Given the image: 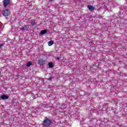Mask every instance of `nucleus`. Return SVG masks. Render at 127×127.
Returning a JSON list of instances; mask_svg holds the SVG:
<instances>
[{"label": "nucleus", "instance_id": "f257e3e1", "mask_svg": "<svg viewBox=\"0 0 127 127\" xmlns=\"http://www.w3.org/2000/svg\"><path fill=\"white\" fill-rule=\"evenodd\" d=\"M51 123H52V122L51 121V120L48 118H46L44 120L43 126V127H50V126H51Z\"/></svg>", "mask_w": 127, "mask_h": 127}, {"label": "nucleus", "instance_id": "9d476101", "mask_svg": "<svg viewBox=\"0 0 127 127\" xmlns=\"http://www.w3.org/2000/svg\"><path fill=\"white\" fill-rule=\"evenodd\" d=\"M49 66L50 68H53L54 65H53V63L50 62L49 63Z\"/></svg>", "mask_w": 127, "mask_h": 127}, {"label": "nucleus", "instance_id": "0eeeda50", "mask_svg": "<svg viewBox=\"0 0 127 127\" xmlns=\"http://www.w3.org/2000/svg\"><path fill=\"white\" fill-rule=\"evenodd\" d=\"M87 7L90 10H94V7L91 5H87Z\"/></svg>", "mask_w": 127, "mask_h": 127}, {"label": "nucleus", "instance_id": "39448f33", "mask_svg": "<svg viewBox=\"0 0 127 127\" xmlns=\"http://www.w3.org/2000/svg\"><path fill=\"white\" fill-rule=\"evenodd\" d=\"M48 44L49 46H52V45H53V44H54V42H53V41H50L48 42Z\"/></svg>", "mask_w": 127, "mask_h": 127}, {"label": "nucleus", "instance_id": "1a4fd4ad", "mask_svg": "<svg viewBox=\"0 0 127 127\" xmlns=\"http://www.w3.org/2000/svg\"><path fill=\"white\" fill-rule=\"evenodd\" d=\"M32 63L31 62H28L26 64L27 67H30L31 66Z\"/></svg>", "mask_w": 127, "mask_h": 127}, {"label": "nucleus", "instance_id": "2eb2a0df", "mask_svg": "<svg viewBox=\"0 0 127 127\" xmlns=\"http://www.w3.org/2000/svg\"><path fill=\"white\" fill-rule=\"evenodd\" d=\"M50 0V1H52V0Z\"/></svg>", "mask_w": 127, "mask_h": 127}, {"label": "nucleus", "instance_id": "9b49d317", "mask_svg": "<svg viewBox=\"0 0 127 127\" xmlns=\"http://www.w3.org/2000/svg\"><path fill=\"white\" fill-rule=\"evenodd\" d=\"M31 24L32 25L34 26L36 25V23H35V21H33L31 22Z\"/></svg>", "mask_w": 127, "mask_h": 127}, {"label": "nucleus", "instance_id": "ddd939ff", "mask_svg": "<svg viewBox=\"0 0 127 127\" xmlns=\"http://www.w3.org/2000/svg\"><path fill=\"white\" fill-rule=\"evenodd\" d=\"M60 59V58L58 57V58H57L56 60H59Z\"/></svg>", "mask_w": 127, "mask_h": 127}, {"label": "nucleus", "instance_id": "6e6552de", "mask_svg": "<svg viewBox=\"0 0 127 127\" xmlns=\"http://www.w3.org/2000/svg\"><path fill=\"white\" fill-rule=\"evenodd\" d=\"M28 27H27V25H25L23 27H22L21 28V30H26V29H27Z\"/></svg>", "mask_w": 127, "mask_h": 127}, {"label": "nucleus", "instance_id": "4468645a", "mask_svg": "<svg viewBox=\"0 0 127 127\" xmlns=\"http://www.w3.org/2000/svg\"><path fill=\"white\" fill-rule=\"evenodd\" d=\"M2 46V44L0 45V48Z\"/></svg>", "mask_w": 127, "mask_h": 127}, {"label": "nucleus", "instance_id": "423d86ee", "mask_svg": "<svg viewBox=\"0 0 127 127\" xmlns=\"http://www.w3.org/2000/svg\"><path fill=\"white\" fill-rule=\"evenodd\" d=\"M46 33H47V31L46 30H43L41 32V34H42V35H43V34H46Z\"/></svg>", "mask_w": 127, "mask_h": 127}, {"label": "nucleus", "instance_id": "f8f14e48", "mask_svg": "<svg viewBox=\"0 0 127 127\" xmlns=\"http://www.w3.org/2000/svg\"><path fill=\"white\" fill-rule=\"evenodd\" d=\"M47 80H48L49 81H51V80H52V78L51 77H50L48 78Z\"/></svg>", "mask_w": 127, "mask_h": 127}, {"label": "nucleus", "instance_id": "20e7f679", "mask_svg": "<svg viewBox=\"0 0 127 127\" xmlns=\"http://www.w3.org/2000/svg\"><path fill=\"white\" fill-rule=\"evenodd\" d=\"M1 100H7V99H8V96L5 95H3L1 96Z\"/></svg>", "mask_w": 127, "mask_h": 127}, {"label": "nucleus", "instance_id": "f03ea898", "mask_svg": "<svg viewBox=\"0 0 127 127\" xmlns=\"http://www.w3.org/2000/svg\"><path fill=\"white\" fill-rule=\"evenodd\" d=\"M2 15L4 16H8L10 15V11L8 9H5L2 11Z\"/></svg>", "mask_w": 127, "mask_h": 127}, {"label": "nucleus", "instance_id": "7ed1b4c3", "mask_svg": "<svg viewBox=\"0 0 127 127\" xmlns=\"http://www.w3.org/2000/svg\"><path fill=\"white\" fill-rule=\"evenodd\" d=\"M10 1L9 0H4V6L6 7L8 4H9Z\"/></svg>", "mask_w": 127, "mask_h": 127}]
</instances>
